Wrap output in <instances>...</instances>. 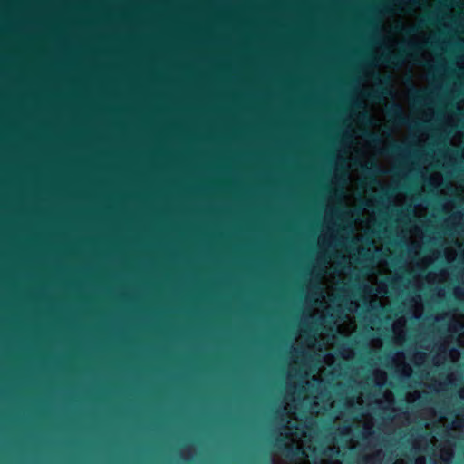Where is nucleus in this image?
Returning <instances> with one entry per match:
<instances>
[{
    "mask_svg": "<svg viewBox=\"0 0 464 464\" xmlns=\"http://www.w3.org/2000/svg\"><path fill=\"white\" fill-rule=\"evenodd\" d=\"M446 258L449 262H451L455 259L457 253L456 250L452 247H447L445 250Z\"/></svg>",
    "mask_w": 464,
    "mask_h": 464,
    "instance_id": "nucleus-20",
    "label": "nucleus"
},
{
    "mask_svg": "<svg viewBox=\"0 0 464 464\" xmlns=\"http://www.w3.org/2000/svg\"><path fill=\"white\" fill-rule=\"evenodd\" d=\"M428 413H429V414H430V415H433V416L435 417V413L433 412V411H432V410H429V411H428Z\"/></svg>",
    "mask_w": 464,
    "mask_h": 464,
    "instance_id": "nucleus-41",
    "label": "nucleus"
},
{
    "mask_svg": "<svg viewBox=\"0 0 464 464\" xmlns=\"http://www.w3.org/2000/svg\"><path fill=\"white\" fill-rule=\"evenodd\" d=\"M340 354L341 356L345 359V360H349L351 358L353 357L354 355V353L352 349L350 348H343L342 349V351L340 352Z\"/></svg>",
    "mask_w": 464,
    "mask_h": 464,
    "instance_id": "nucleus-21",
    "label": "nucleus"
},
{
    "mask_svg": "<svg viewBox=\"0 0 464 464\" xmlns=\"http://www.w3.org/2000/svg\"><path fill=\"white\" fill-rule=\"evenodd\" d=\"M420 397V394L418 391H415L413 392H408L406 394V401L408 402H414L417 399Z\"/></svg>",
    "mask_w": 464,
    "mask_h": 464,
    "instance_id": "nucleus-22",
    "label": "nucleus"
},
{
    "mask_svg": "<svg viewBox=\"0 0 464 464\" xmlns=\"http://www.w3.org/2000/svg\"><path fill=\"white\" fill-rule=\"evenodd\" d=\"M405 306H408L415 318H419L422 314V304L420 296H415L409 300L407 303H404Z\"/></svg>",
    "mask_w": 464,
    "mask_h": 464,
    "instance_id": "nucleus-10",
    "label": "nucleus"
},
{
    "mask_svg": "<svg viewBox=\"0 0 464 464\" xmlns=\"http://www.w3.org/2000/svg\"><path fill=\"white\" fill-rule=\"evenodd\" d=\"M382 346V341L380 339H372L371 341V347L373 349H378Z\"/></svg>",
    "mask_w": 464,
    "mask_h": 464,
    "instance_id": "nucleus-27",
    "label": "nucleus"
},
{
    "mask_svg": "<svg viewBox=\"0 0 464 464\" xmlns=\"http://www.w3.org/2000/svg\"><path fill=\"white\" fill-rule=\"evenodd\" d=\"M456 380H457L456 375L454 373H451L447 376L445 382L434 381V382H429L428 379H427V380H425V385H427L429 387V389L431 391L440 392V391L446 390L448 384L452 383Z\"/></svg>",
    "mask_w": 464,
    "mask_h": 464,
    "instance_id": "nucleus-8",
    "label": "nucleus"
},
{
    "mask_svg": "<svg viewBox=\"0 0 464 464\" xmlns=\"http://www.w3.org/2000/svg\"><path fill=\"white\" fill-rule=\"evenodd\" d=\"M405 201V196L404 195H397L396 198H395V204L397 205H401V204H403Z\"/></svg>",
    "mask_w": 464,
    "mask_h": 464,
    "instance_id": "nucleus-28",
    "label": "nucleus"
},
{
    "mask_svg": "<svg viewBox=\"0 0 464 464\" xmlns=\"http://www.w3.org/2000/svg\"><path fill=\"white\" fill-rule=\"evenodd\" d=\"M374 403L382 410L385 415V421L391 420L395 426L408 420V415L404 412L396 413L395 409L392 407L393 395L391 392L387 391L383 394V400L376 399Z\"/></svg>",
    "mask_w": 464,
    "mask_h": 464,
    "instance_id": "nucleus-4",
    "label": "nucleus"
},
{
    "mask_svg": "<svg viewBox=\"0 0 464 464\" xmlns=\"http://www.w3.org/2000/svg\"><path fill=\"white\" fill-rule=\"evenodd\" d=\"M406 320L403 317L397 319L392 325V331L394 334V342L396 344H401L404 341V328Z\"/></svg>",
    "mask_w": 464,
    "mask_h": 464,
    "instance_id": "nucleus-7",
    "label": "nucleus"
},
{
    "mask_svg": "<svg viewBox=\"0 0 464 464\" xmlns=\"http://www.w3.org/2000/svg\"><path fill=\"white\" fill-rule=\"evenodd\" d=\"M414 211H415L416 216L422 217L426 214L427 209H426V208H424L422 206H418V207H415Z\"/></svg>",
    "mask_w": 464,
    "mask_h": 464,
    "instance_id": "nucleus-26",
    "label": "nucleus"
},
{
    "mask_svg": "<svg viewBox=\"0 0 464 464\" xmlns=\"http://www.w3.org/2000/svg\"><path fill=\"white\" fill-rule=\"evenodd\" d=\"M382 457H383V455L382 454V452H378V453H377V458H378L379 459H382Z\"/></svg>",
    "mask_w": 464,
    "mask_h": 464,
    "instance_id": "nucleus-40",
    "label": "nucleus"
},
{
    "mask_svg": "<svg viewBox=\"0 0 464 464\" xmlns=\"http://www.w3.org/2000/svg\"><path fill=\"white\" fill-rule=\"evenodd\" d=\"M453 456V450L451 445L445 444L440 449V459L441 462L440 464H447Z\"/></svg>",
    "mask_w": 464,
    "mask_h": 464,
    "instance_id": "nucleus-13",
    "label": "nucleus"
},
{
    "mask_svg": "<svg viewBox=\"0 0 464 464\" xmlns=\"http://www.w3.org/2000/svg\"><path fill=\"white\" fill-rule=\"evenodd\" d=\"M449 190H454V192L458 195V196H460L462 193H463V189L461 188H459V187H456V186H451L450 188H448Z\"/></svg>",
    "mask_w": 464,
    "mask_h": 464,
    "instance_id": "nucleus-30",
    "label": "nucleus"
},
{
    "mask_svg": "<svg viewBox=\"0 0 464 464\" xmlns=\"http://www.w3.org/2000/svg\"><path fill=\"white\" fill-rule=\"evenodd\" d=\"M415 464H425V458L422 456H420L416 459Z\"/></svg>",
    "mask_w": 464,
    "mask_h": 464,
    "instance_id": "nucleus-32",
    "label": "nucleus"
},
{
    "mask_svg": "<svg viewBox=\"0 0 464 464\" xmlns=\"http://www.w3.org/2000/svg\"><path fill=\"white\" fill-rule=\"evenodd\" d=\"M362 402H363V401H362V397L361 396L358 397L357 401H356V403L361 406L362 404Z\"/></svg>",
    "mask_w": 464,
    "mask_h": 464,
    "instance_id": "nucleus-36",
    "label": "nucleus"
},
{
    "mask_svg": "<svg viewBox=\"0 0 464 464\" xmlns=\"http://www.w3.org/2000/svg\"><path fill=\"white\" fill-rule=\"evenodd\" d=\"M428 39L429 36L427 33L420 32L411 40V45L418 46V52L416 53L415 55H420L421 57V61H420V63L425 62L428 64H430V63L431 62V54L422 47V44L426 43Z\"/></svg>",
    "mask_w": 464,
    "mask_h": 464,
    "instance_id": "nucleus-5",
    "label": "nucleus"
},
{
    "mask_svg": "<svg viewBox=\"0 0 464 464\" xmlns=\"http://www.w3.org/2000/svg\"><path fill=\"white\" fill-rule=\"evenodd\" d=\"M438 422H439V423H441V424L445 427V426H446V423H447V420H446L445 418H443V417H440V418L438 419Z\"/></svg>",
    "mask_w": 464,
    "mask_h": 464,
    "instance_id": "nucleus-33",
    "label": "nucleus"
},
{
    "mask_svg": "<svg viewBox=\"0 0 464 464\" xmlns=\"http://www.w3.org/2000/svg\"><path fill=\"white\" fill-rule=\"evenodd\" d=\"M459 397L464 399V388H461L459 391Z\"/></svg>",
    "mask_w": 464,
    "mask_h": 464,
    "instance_id": "nucleus-38",
    "label": "nucleus"
},
{
    "mask_svg": "<svg viewBox=\"0 0 464 464\" xmlns=\"http://www.w3.org/2000/svg\"><path fill=\"white\" fill-rule=\"evenodd\" d=\"M408 61L403 74H395L392 78L391 95L401 113L406 114L407 105L412 89H422L426 82V72L421 65H411Z\"/></svg>",
    "mask_w": 464,
    "mask_h": 464,
    "instance_id": "nucleus-2",
    "label": "nucleus"
},
{
    "mask_svg": "<svg viewBox=\"0 0 464 464\" xmlns=\"http://www.w3.org/2000/svg\"><path fill=\"white\" fill-rule=\"evenodd\" d=\"M409 239L411 248L417 253V248L420 246V241L422 239V231L418 227H414L410 230Z\"/></svg>",
    "mask_w": 464,
    "mask_h": 464,
    "instance_id": "nucleus-11",
    "label": "nucleus"
},
{
    "mask_svg": "<svg viewBox=\"0 0 464 464\" xmlns=\"http://www.w3.org/2000/svg\"><path fill=\"white\" fill-rule=\"evenodd\" d=\"M447 279H448V273L445 272V271H441L439 274H432V273H430L427 276V280L430 283H435V282L441 283V282L446 281Z\"/></svg>",
    "mask_w": 464,
    "mask_h": 464,
    "instance_id": "nucleus-15",
    "label": "nucleus"
},
{
    "mask_svg": "<svg viewBox=\"0 0 464 464\" xmlns=\"http://www.w3.org/2000/svg\"><path fill=\"white\" fill-rule=\"evenodd\" d=\"M457 342L459 346H464V333L459 334Z\"/></svg>",
    "mask_w": 464,
    "mask_h": 464,
    "instance_id": "nucleus-31",
    "label": "nucleus"
},
{
    "mask_svg": "<svg viewBox=\"0 0 464 464\" xmlns=\"http://www.w3.org/2000/svg\"><path fill=\"white\" fill-rule=\"evenodd\" d=\"M374 381L376 384L382 385L386 382V372L381 370H376L373 373Z\"/></svg>",
    "mask_w": 464,
    "mask_h": 464,
    "instance_id": "nucleus-17",
    "label": "nucleus"
},
{
    "mask_svg": "<svg viewBox=\"0 0 464 464\" xmlns=\"http://www.w3.org/2000/svg\"><path fill=\"white\" fill-rule=\"evenodd\" d=\"M356 310H312L309 329L303 326L295 340V353H303L308 362L294 361L288 374V391L284 408L289 419L277 440L280 452L274 454L273 464H318L315 448L304 420L318 415L328 405L329 398L323 391L326 379V367H331L334 357L323 353L335 343V334L349 335L355 330L353 313ZM334 403H329L333 407Z\"/></svg>",
    "mask_w": 464,
    "mask_h": 464,
    "instance_id": "nucleus-1",
    "label": "nucleus"
},
{
    "mask_svg": "<svg viewBox=\"0 0 464 464\" xmlns=\"http://www.w3.org/2000/svg\"><path fill=\"white\" fill-rule=\"evenodd\" d=\"M438 256H439V254L436 252V253L432 254V256L425 257L422 260L421 267H426L429 264H430L433 260H435L438 257Z\"/></svg>",
    "mask_w": 464,
    "mask_h": 464,
    "instance_id": "nucleus-23",
    "label": "nucleus"
},
{
    "mask_svg": "<svg viewBox=\"0 0 464 464\" xmlns=\"http://www.w3.org/2000/svg\"><path fill=\"white\" fill-rule=\"evenodd\" d=\"M434 462L439 464L438 459H436V456H434Z\"/></svg>",
    "mask_w": 464,
    "mask_h": 464,
    "instance_id": "nucleus-43",
    "label": "nucleus"
},
{
    "mask_svg": "<svg viewBox=\"0 0 464 464\" xmlns=\"http://www.w3.org/2000/svg\"><path fill=\"white\" fill-rule=\"evenodd\" d=\"M425 358L426 354L424 353H417L414 355V362L416 364H421L425 361Z\"/></svg>",
    "mask_w": 464,
    "mask_h": 464,
    "instance_id": "nucleus-24",
    "label": "nucleus"
},
{
    "mask_svg": "<svg viewBox=\"0 0 464 464\" xmlns=\"http://www.w3.org/2000/svg\"><path fill=\"white\" fill-rule=\"evenodd\" d=\"M454 295L457 298L464 299V292L460 288H456L454 290Z\"/></svg>",
    "mask_w": 464,
    "mask_h": 464,
    "instance_id": "nucleus-29",
    "label": "nucleus"
},
{
    "mask_svg": "<svg viewBox=\"0 0 464 464\" xmlns=\"http://www.w3.org/2000/svg\"><path fill=\"white\" fill-rule=\"evenodd\" d=\"M342 419L338 417L336 419L337 430L339 440L343 442L348 448H354L357 441L354 438L357 434H361L362 437H367L371 433V430L373 426L372 418L362 415V419L353 422V427L343 426L341 427Z\"/></svg>",
    "mask_w": 464,
    "mask_h": 464,
    "instance_id": "nucleus-3",
    "label": "nucleus"
},
{
    "mask_svg": "<svg viewBox=\"0 0 464 464\" xmlns=\"http://www.w3.org/2000/svg\"><path fill=\"white\" fill-rule=\"evenodd\" d=\"M425 2L430 5V3L431 2V0H425Z\"/></svg>",
    "mask_w": 464,
    "mask_h": 464,
    "instance_id": "nucleus-44",
    "label": "nucleus"
},
{
    "mask_svg": "<svg viewBox=\"0 0 464 464\" xmlns=\"http://www.w3.org/2000/svg\"><path fill=\"white\" fill-rule=\"evenodd\" d=\"M353 405H354V402H353V401H349V406H350V407H353Z\"/></svg>",
    "mask_w": 464,
    "mask_h": 464,
    "instance_id": "nucleus-42",
    "label": "nucleus"
},
{
    "mask_svg": "<svg viewBox=\"0 0 464 464\" xmlns=\"http://www.w3.org/2000/svg\"><path fill=\"white\" fill-rule=\"evenodd\" d=\"M464 427V413L462 415H456L455 420L451 422L450 429L453 430H459Z\"/></svg>",
    "mask_w": 464,
    "mask_h": 464,
    "instance_id": "nucleus-16",
    "label": "nucleus"
},
{
    "mask_svg": "<svg viewBox=\"0 0 464 464\" xmlns=\"http://www.w3.org/2000/svg\"><path fill=\"white\" fill-rule=\"evenodd\" d=\"M451 142H452V144H453V145H458V144H459V138H458V137H456V136H455V137H453V139H452Z\"/></svg>",
    "mask_w": 464,
    "mask_h": 464,
    "instance_id": "nucleus-34",
    "label": "nucleus"
},
{
    "mask_svg": "<svg viewBox=\"0 0 464 464\" xmlns=\"http://www.w3.org/2000/svg\"><path fill=\"white\" fill-rule=\"evenodd\" d=\"M394 464H405L403 459H398L394 462Z\"/></svg>",
    "mask_w": 464,
    "mask_h": 464,
    "instance_id": "nucleus-39",
    "label": "nucleus"
},
{
    "mask_svg": "<svg viewBox=\"0 0 464 464\" xmlns=\"http://www.w3.org/2000/svg\"><path fill=\"white\" fill-rule=\"evenodd\" d=\"M449 355H450L451 362H455L459 360L460 353L457 350H450Z\"/></svg>",
    "mask_w": 464,
    "mask_h": 464,
    "instance_id": "nucleus-25",
    "label": "nucleus"
},
{
    "mask_svg": "<svg viewBox=\"0 0 464 464\" xmlns=\"http://www.w3.org/2000/svg\"><path fill=\"white\" fill-rule=\"evenodd\" d=\"M339 449L336 448L334 443L329 444L327 446V449L322 453V456L320 458V464H341L338 460H331L330 459L335 455L338 454Z\"/></svg>",
    "mask_w": 464,
    "mask_h": 464,
    "instance_id": "nucleus-9",
    "label": "nucleus"
},
{
    "mask_svg": "<svg viewBox=\"0 0 464 464\" xmlns=\"http://www.w3.org/2000/svg\"><path fill=\"white\" fill-rule=\"evenodd\" d=\"M435 445H436L435 437H432L430 440V442H428V440L426 439H420L414 443V449L416 451H421V450L426 451L428 447L430 446L431 448H434Z\"/></svg>",
    "mask_w": 464,
    "mask_h": 464,
    "instance_id": "nucleus-14",
    "label": "nucleus"
},
{
    "mask_svg": "<svg viewBox=\"0 0 464 464\" xmlns=\"http://www.w3.org/2000/svg\"><path fill=\"white\" fill-rule=\"evenodd\" d=\"M430 182L434 186H439L442 182V176L440 173L435 172L430 176Z\"/></svg>",
    "mask_w": 464,
    "mask_h": 464,
    "instance_id": "nucleus-18",
    "label": "nucleus"
},
{
    "mask_svg": "<svg viewBox=\"0 0 464 464\" xmlns=\"http://www.w3.org/2000/svg\"><path fill=\"white\" fill-rule=\"evenodd\" d=\"M459 328H464V315L461 314L454 313L451 315L449 329L451 332H455Z\"/></svg>",
    "mask_w": 464,
    "mask_h": 464,
    "instance_id": "nucleus-12",
    "label": "nucleus"
},
{
    "mask_svg": "<svg viewBox=\"0 0 464 464\" xmlns=\"http://www.w3.org/2000/svg\"><path fill=\"white\" fill-rule=\"evenodd\" d=\"M458 65H459L460 68L464 69V61H462V60L459 61V62H458Z\"/></svg>",
    "mask_w": 464,
    "mask_h": 464,
    "instance_id": "nucleus-37",
    "label": "nucleus"
},
{
    "mask_svg": "<svg viewBox=\"0 0 464 464\" xmlns=\"http://www.w3.org/2000/svg\"><path fill=\"white\" fill-rule=\"evenodd\" d=\"M447 350H448V344L447 343L442 344L441 347L440 348L439 354L434 358V361H435L436 364L440 363V357L442 355H443V359L445 358Z\"/></svg>",
    "mask_w": 464,
    "mask_h": 464,
    "instance_id": "nucleus-19",
    "label": "nucleus"
},
{
    "mask_svg": "<svg viewBox=\"0 0 464 464\" xmlns=\"http://www.w3.org/2000/svg\"><path fill=\"white\" fill-rule=\"evenodd\" d=\"M378 187L380 188V191H382L385 189V185L380 181H378Z\"/></svg>",
    "mask_w": 464,
    "mask_h": 464,
    "instance_id": "nucleus-35",
    "label": "nucleus"
},
{
    "mask_svg": "<svg viewBox=\"0 0 464 464\" xmlns=\"http://www.w3.org/2000/svg\"><path fill=\"white\" fill-rule=\"evenodd\" d=\"M392 364L394 365L396 372L402 376H410L411 368L405 363V356L402 353H398L392 358Z\"/></svg>",
    "mask_w": 464,
    "mask_h": 464,
    "instance_id": "nucleus-6",
    "label": "nucleus"
}]
</instances>
